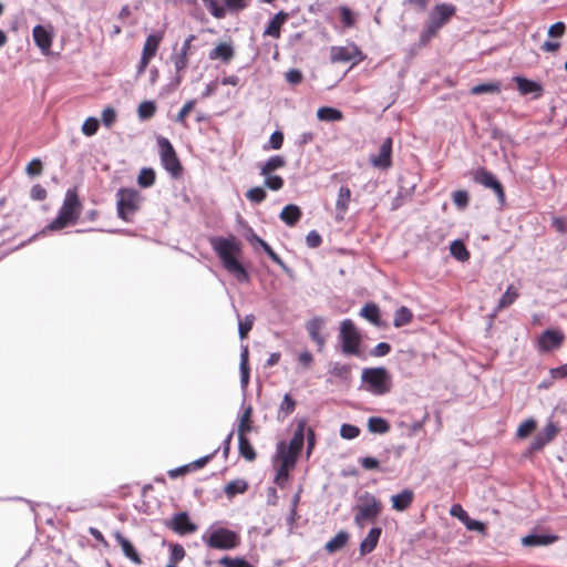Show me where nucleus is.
Wrapping results in <instances>:
<instances>
[{
    "label": "nucleus",
    "instance_id": "nucleus-1",
    "mask_svg": "<svg viewBox=\"0 0 567 567\" xmlns=\"http://www.w3.org/2000/svg\"><path fill=\"white\" fill-rule=\"evenodd\" d=\"M210 246L215 254L220 259L223 267L235 277V279L240 284L249 282L250 278L243 266V264L238 260V256L241 254V245L236 239L235 236L223 237L217 236L213 237L209 240Z\"/></svg>",
    "mask_w": 567,
    "mask_h": 567
},
{
    "label": "nucleus",
    "instance_id": "nucleus-2",
    "mask_svg": "<svg viewBox=\"0 0 567 567\" xmlns=\"http://www.w3.org/2000/svg\"><path fill=\"white\" fill-rule=\"evenodd\" d=\"M383 511L382 502L370 492H363L357 497L353 507V523L363 529L368 524L374 523Z\"/></svg>",
    "mask_w": 567,
    "mask_h": 567
},
{
    "label": "nucleus",
    "instance_id": "nucleus-3",
    "mask_svg": "<svg viewBox=\"0 0 567 567\" xmlns=\"http://www.w3.org/2000/svg\"><path fill=\"white\" fill-rule=\"evenodd\" d=\"M82 204L75 189H68L58 216L49 224L51 230H60L64 227L75 224L81 215Z\"/></svg>",
    "mask_w": 567,
    "mask_h": 567
},
{
    "label": "nucleus",
    "instance_id": "nucleus-4",
    "mask_svg": "<svg viewBox=\"0 0 567 567\" xmlns=\"http://www.w3.org/2000/svg\"><path fill=\"white\" fill-rule=\"evenodd\" d=\"M362 386L373 395H384L391 391L392 378L383 367L364 368L361 373Z\"/></svg>",
    "mask_w": 567,
    "mask_h": 567
},
{
    "label": "nucleus",
    "instance_id": "nucleus-5",
    "mask_svg": "<svg viewBox=\"0 0 567 567\" xmlns=\"http://www.w3.org/2000/svg\"><path fill=\"white\" fill-rule=\"evenodd\" d=\"M455 7L450 3L436 4L430 12L425 27L420 34L422 44L427 43L439 30L454 16Z\"/></svg>",
    "mask_w": 567,
    "mask_h": 567
},
{
    "label": "nucleus",
    "instance_id": "nucleus-6",
    "mask_svg": "<svg viewBox=\"0 0 567 567\" xmlns=\"http://www.w3.org/2000/svg\"><path fill=\"white\" fill-rule=\"evenodd\" d=\"M203 543L214 549L230 550L238 547L240 543L239 535L225 527L210 526L203 535Z\"/></svg>",
    "mask_w": 567,
    "mask_h": 567
},
{
    "label": "nucleus",
    "instance_id": "nucleus-7",
    "mask_svg": "<svg viewBox=\"0 0 567 567\" xmlns=\"http://www.w3.org/2000/svg\"><path fill=\"white\" fill-rule=\"evenodd\" d=\"M117 215L123 220H131L132 216L141 208L143 197L134 188H120L116 193Z\"/></svg>",
    "mask_w": 567,
    "mask_h": 567
},
{
    "label": "nucleus",
    "instance_id": "nucleus-8",
    "mask_svg": "<svg viewBox=\"0 0 567 567\" xmlns=\"http://www.w3.org/2000/svg\"><path fill=\"white\" fill-rule=\"evenodd\" d=\"M339 339L341 341V351L344 355H361V336L351 319H344L341 321Z\"/></svg>",
    "mask_w": 567,
    "mask_h": 567
},
{
    "label": "nucleus",
    "instance_id": "nucleus-9",
    "mask_svg": "<svg viewBox=\"0 0 567 567\" xmlns=\"http://www.w3.org/2000/svg\"><path fill=\"white\" fill-rule=\"evenodd\" d=\"M306 425L307 422L303 419L298 422L289 445H286L284 441L277 444L275 457H285L297 462L305 443Z\"/></svg>",
    "mask_w": 567,
    "mask_h": 567
},
{
    "label": "nucleus",
    "instance_id": "nucleus-10",
    "mask_svg": "<svg viewBox=\"0 0 567 567\" xmlns=\"http://www.w3.org/2000/svg\"><path fill=\"white\" fill-rule=\"evenodd\" d=\"M157 145L159 147L161 162L164 168L173 177L179 176L183 167L169 140L164 136H158Z\"/></svg>",
    "mask_w": 567,
    "mask_h": 567
},
{
    "label": "nucleus",
    "instance_id": "nucleus-11",
    "mask_svg": "<svg viewBox=\"0 0 567 567\" xmlns=\"http://www.w3.org/2000/svg\"><path fill=\"white\" fill-rule=\"evenodd\" d=\"M472 178L475 183L493 190L499 206H504L506 200L504 187L492 172L483 167H478L475 171H473Z\"/></svg>",
    "mask_w": 567,
    "mask_h": 567
},
{
    "label": "nucleus",
    "instance_id": "nucleus-12",
    "mask_svg": "<svg viewBox=\"0 0 567 567\" xmlns=\"http://www.w3.org/2000/svg\"><path fill=\"white\" fill-rule=\"evenodd\" d=\"M330 60L332 63L352 62L355 64L362 60V53L353 43L344 47H332L330 49Z\"/></svg>",
    "mask_w": 567,
    "mask_h": 567
},
{
    "label": "nucleus",
    "instance_id": "nucleus-13",
    "mask_svg": "<svg viewBox=\"0 0 567 567\" xmlns=\"http://www.w3.org/2000/svg\"><path fill=\"white\" fill-rule=\"evenodd\" d=\"M558 431V426L551 420H549L546 426L540 432H538L530 442L529 451L535 453L543 450L546 444L555 439Z\"/></svg>",
    "mask_w": 567,
    "mask_h": 567
},
{
    "label": "nucleus",
    "instance_id": "nucleus-14",
    "mask_svg": "<svg viewBox=\"0 0 567 567\" xmlns=\"http://www.w3.org/2000/svg\"><path fill=\"white\" fill-rule=\"evenodd\" d=\"M371 164L375 168L386 169L392 165V138L386 137L380 145L379 153L371 156Z\"/></svg>",
    "mask_w": 567,
    "mask_h": 567
},
{
    "label": "nucleus",
    "instance_id": "nucleus-15",
    "mask_svg": "<svg viewBox=\"0 0 567 567\" xmlns=\"http://www.w3.org/2000/svg\"><path fill=\"white\" fill-rule=\"evenodd\" d=\"M166 525L179 535L190 534L197 529V526L189 520L188 514L186 512L174 515L172 520Z\"/></svg>",
    "mask_w": 567,
    "mask_h": 567
},
{
    "label": "nucleus",
    "instance_id": "nucleus-16",
    "mask_svg": "<svg viewBox=\"0 0 567 567\" xmlns=\"http://www.w3.org/2000/svg\"><path fill=\"white\" fill-rule=\"evenodd\" d=\"M564 340V334L558 330H545L539 337L538 343L543 351H550L560 347Z\"/></svg>",
    "mask_w": 567,
    "mask_h": 567
},
{
    "label": "nucleus",
    "instance_id": "nucleus-17",
    "mask_svg": "<svg viewBox=\"0 0 567 567\" xmlns=\"http://www.w3.org/2000/svg\"><path fill=\"white\" fill-rule=\"evenodd\" d=\"M326 321L321 317H313L306 323V329L312 339L321 350L326 343L324 338L321 336V330L324 326Z\"/></svg>",
    "mask_w": 567,
    "mask_h": 567
},
{
    "label": "nucleus",
    "instance_id": "nucleus-18",
    "mask_svg": "<svg viewBox=\"0 0 567 567\" xmlns=\"http://www.w3.org/2000/svg\"><path fill=\"white\" fill-rule=\"evenodd\" d=\"M32 37L41 52L48 54L52 45V34L44 27L38 24L32 30Z\"/></svg>",
    "mask_w": 567,
    "mask_h": 567
},
{
    "label": "nucleus",
    "instance_id": "nucleus-19",
    "mask_svg": "<svg viewBox=\"0 0 567 567\" xmlns=\"http://www.w3.org/2000/svg\"><path fill=\"white\" fill-rule=\"evenodd\" d=\"M381 527H372L369 530L368 535L362 539L359 546V551L361 556H365L375 549L381 537Z\"/></svg>",
    "mask_w": 567,
    "mask_h": 567
},
{
    "label": "nucleus",
    "instance_id": "nucleus-20",
    "mask_svg": "<svg viewBox=\"0 0 567 567\" xmlns=\"http://www.w3.org/2000/svg\"><path fill=\"white\" fill-rule=\"evenodd\" d=\"M413 498V491L405 488L391 497L392 508L398 512H404L411 506Z\"/></svg>",
    "mask_w": 567,
    "mask_h": 567
},
{
    "label": "nucleus",
    "instance_id": "nucleus-21",
    "mask_svg": "<svg viewBox=\"0 0 567 567\" xmlns=\"http://www.w3.org/2000/svg\"><path fill=\"white\" fill-rule=\"evenodd\" d=\"M235 55L234 48L230 43L221 42L209 51L208 58L210 60H220L228 63Z\"/></svg>",
    "mask_w": 567,
    "mask_h": 567
},
{
    "label": "nucleus",
    "instance_id": "nucleus-22",
    "mask_svg": "<svg viewBox=\"0 0 567 567\" xmlns=\"http://www.w3.org/2000/svg\"><path fill=\"white\" fill-rule=\"evenodd\" d=\"M188 55L189 54L181 52V51L174 52L171 55V60H172L175 71H176L175 83L177 85L182 82L184 74L186 72V69L188 66Z\"/></svg>",
    "mask_w": 567,
    "mask_h": 567
},
{
    "label": "nucleus",
    "instance_id": "nucleus-23",
    "mask_svg": "<svg viewBox=\"0 0 567 567\" xmlns=\"http://www.w3.org/2000/svg\"><path fill=\"white\" fill-rule=\"evenodd\" d=\"M162 40H163L162 32L152 33V34L147 35V38L144 42V45H143L142 56L152 60L155 56Z\"/></svg>",
    "mask_w": 567,
    "mask_h": 567
},
{
    "label": "nucleus",
    "instance_id": "nucleus-24",
    "mask_svg": "<svg viewBox=\"0 0 567 567\" xmlns=\"http://www.w3.org/2000/svg\"><path fill=\"white\" fill-rule=\"evenodd\" d=\"M289 16L285 11H279L274 16V18L269 21L267 28L264 31V35H269L272 38L280 37V29L282 24L288 20Z\"/></svg>",
    "mask_w": 567,
    "mask_h": 567
},
{
    "label": "nucleus",
    "instance_id": "nucleus-25",
    "mask_svg": "<svg viewBox=\"0 0 567 567\" xmlns=\"http://www.w3.org/2000/svg\"><path fill=\"white\" fill-rule=\"evenodd\" d=\"M275 458L280 462V464L277 468L276 476H275V483L278 486L284 487L289 478V470L295 466L296 462L285 458V457H275Z\"/></svg>",
    "mask_w": 567,
    "mask_h": 567
},
{
    "label": "nucleus",
    "instance_id": "nucleus-26",
    "mask_svg": "<svg viewBox=\"0 0 567 567\" xmlns=\"http://www.w3.org/2000/svg\"><path fill=\"white\" fill-rule=\"evenodd\" d=\"M555 535L529 534L522 538V544L526 547L547 546L557 540Z\"/></svg>",
    "mask_w": 567,
    "mask_h": 567
},
{
    "label": "nucleus",
    "instance_id": "nucleus-27",
    "mask_svg": "<svg viewBox=\"0 0 567 567\" xmlns=\"http://www.w3.org/2000/svg\"><path fill=\"white\" fill-rule=\"evenodd\" d=\"M351 365L340 362H331L329 364V374L349 384L351 382Z\"/></svg>",
    "mask_w": 567,
    "mask_h": 567
},
{
    "label": "nucleus",
    "instance_id": "nucleus-28",
    "mask_svg": "<svg viewBox=\"0 0 567 567\" xmlns=\"http://www.w3.org/2000/svg\"><path fill=\"white\" fill-rule=\"evenodd\" d=\"M302 213L301 209L293 204L286 205L280 215L279 218L287 225V226H295L301 218Z\"/></svg>",
    "mask_w": 567,
    "mask_h": 567
},
{
    "label": "nucleus",
    "instance_id": "nucleus-29",
    "mask_svg": "<svg viewBox=\"0 0 567 567\" xmlns=\"http://www.w3.org/2000/svg\"><path fill=\"white\" fill-rule=\"evenodd\" d=\"M350 198H351L350 188L347 186H341L339 188L338 198L336 202L337 218L343 219V215L346 214V212L348 209Z\"/></svg>",
    "mask_w": 567,
    "mask_h": 567
},
{
    "label": "nucleus",
    "instance_id": "nucleus-30",
    "mask_svg": "<svg viewBox=\"0 0 567 567\" xmlns=\"http://www.w3.org/2000/svg\"><path fill=\"white\" fill-rule=\"evenodd\" d=\"M115 539H116L117 544L121 546L124 555L128 559H131L135 564H141L142 563L137 551L134 548V546L132 545V543L126 537H124L121 533H116L115 534Z\"/></svg>",
    "mask_w": 567,
    "mask_h": 567
},
{
    "label": "nucleus",
    "instance_id": "nucleus-31",
    "mask_svg": "<svg viewBox=\"0 0 567 567\" xmlns=\"http://www.w3.org/2000/svg\"><path fill=\"white\" fill-rule=\"evenodd\" d=\"M518 297H519L518 290L516 288H514L513 285L508 286L506 291L499 298L497 307L495 309V312L493 313V317H495L498 311L512 306Z\"/></svg>",
    "mask_w": 567,
    "mask_h": 567
},
{
    "label": "nucleus",
    "instance_id": "nucleus-32",
    "mask_svg": "<svg viewBox=\"0 0 567 567\" xmlns=\"http://www.w3.org/2000/svg\"><path fill=\"white\" fill-rule=\"evenodd\" d=\"M514 80L517 84V90L522 95H527L532 93H537L539 95L542 92V86L537 82H534L523 76H516L514 78Z\"/></svg>",
    "mask_w": 567,
    "mask_h": 567
},
{
    "label": "nucleus",
    "instance_id": "nucleus-33",
    "mask_svg": "<svg viewBox=\"0 0 567 567\" xmlns=\"http://www.w3.org/2000/svg\"><path fill=\"white\" fill-rule=\"evenodd\" d=\"M349 540V534L346 530H340L337 535L326 543L324 549L329 554L336 553L342 549Z\"/></svg>",
    "mask_w": 567,
    "mask_h": 567
},
{
    "label": "nucleus",
    "instance_id": "nucleus-34",
    "mask_svg": "<svg viewBox=\"0 0 567 567\" xmlns=\"http://www.w3.org/2000/svg\"><path fill=\"white\" fill-rule=\"evenodd\" d=\"M286 165V158L281 155L269 157L260 168V175H269Z\"/></svg>",
    "mask_w": 567,
    "mask_h": 567
},
{
    "label": "nucleus",
    "instance_id": "nucleus-35",
    "mask_svg": "<svg viewBox=\"0 0 567 567\" xmlns=\"http://www.w3.org/2000/svg\"><path fill=\"white\" fill-rule=\"evenodd\" d=\"M317 117H318V120L323 121V122H338L343 118V114L338 109L330 107V106H322V107L318 109Z\"/></svg>",
    "mask_w": 567,
    "mask_h": 567
},
{
    "label": "nucleus",
    "instance_id": "nucleus-36",
    "mask_svg": "<svg viewBox=\"0 0 567 567\" xmlns=\"http://www.w3.org/2000/svg\"><path fill=\"white\" fill-rule=\"evenodd\" d=\"M360 316L372 324L380 326V309L375 303L369 302L364 305L360 310Z\"/></svg>",
    "mask_w": 567,
    "mask_h": 567
},
{
    "label": "nucleus",
    "instance_id": "nucleus-37",
    "mask_svg": "<svg viewBox=\"0 0 567 567\" xmlns=\"http://www.w3.org/2000/svg\"><path fill=\"white\" fill-rule=\"evenodd\" d=\"M451 255L458 261L470 259V252L462 240H454L450 245Z\"/></svg>",
    "mask_w": 567,
    "mask_h": 567
},
{
    "label": "nucleus",
    "instance_id": "nucleus-38",
    "mask_svg": "<svg viewBox=\"0 0 567 567\" xmlns=\"http://www.w3.org/2000/svg\"><path fill=\"white\" fill-rule=\"evenodd\" d=\"M368 430L371 433L384 434L390 430V425L383 417L371 416L368 420Z\"/></svg>",
    "mask_w": 567,
    "mask_h": 567
},
{
    "label": "nucleus",
    "instance_id": "nucleus-39",
    "mask_svg": "<svg viewBox=\"0 0 567 567\" xmlns=\"http://www.w3.org/2000/svg\"><path fill=\"white\" fill-rule=\"evenodd\" d=\"M238 450L240 455L247 461H254L256 458V452L246 435H238Z\"/></svg>",
    "mask_w": 567,
    "mask_h": 567
},
{
    "label": "nucleus",
    "instance_id": "nucleus-40",
    "mask_svg": "<svg viewBox=\"0 0 567 567\" xmlns=\"http://www.w3.org/2000/svg\"><path fill=\"white\" fill-rule=\"evenodd\" d=\"M412 318H413V315H412L411 310L409 308L402 306L394 312L393 326L395 328L403 327V326L410 323Z\"/></svg>",
    "mask_w": 567,
    "mask_h": 567
},
{
    "label": "nucleus",
    "instance_id": "nucleus-41",
    "mask_svg": "<svg viewBox=\"0 0 567 567\" xmlns=\"http://www.w3.org/2000/svg\"><path fill=\"white\" fill-rule=\"evenodd\" d=\"M296 408V401L289 395L285 394L284 399L280 403L278 411V420L284 421L288 415H290Z\"/></svg>",
    "mask_w": 567,
    "mask_h": 567
},
{
    "label": "nucleus",
    "instance_id": "nucleus-42",
    "mask_svg": "<svg viewBox=\"0 0 567 567\" xmlns=\"http://www.w3.org/2000/svg\"><path fill=\"white\" fill-rule=\"evenodd\" d=\"M247 487L248 485L246 481L234 480L225 486L224 492L228 497H234L237 494H243L244 492H246Z\"/></svg>",
    "mask_w": 567,
    "mask_h": 567
},
{
    "label": "nucleus",
    "instance_id": "nucleus-43",
    "mask_svg": "<svg viewBox=\"0 0 567 567\" xmlns=\"http://www.w3.org/2000/svg\"><path fill=\"white\" fill-rule=\"evenodd\" d=\"M501 91V85L497 82L482 83L474 85L471 87V94L481 95L485 93H498Z\"/></svg>",
    "mask_w": 567,
    "mask_h": 567
},
{
    "label": "nucleus",
    "instance_id": "nucleus-44",
    "mask_svg": "<svg viewBox=\"0 0 567 567\" xmlns=\"http://www.w3.org/2000/svg\"><path fill=\"white\" fill-rule=\"evenodd\" d=\"M156 105L153 101H144L138 105L137 115L140 120L145 121L154 116Z\"/></svg>",
    "mask_w": 567,
    "mask_h": 567
},
{
    "label": "nucleus",
    "instance_id": "nucleus-45",
    "mask_svg": "<svg viewBox=\"0 0 567 567\" xmlns=\"http://www.w3.org/2000/svg\"><path fill=\"white\" fill-rule=\"evenodd\" d=\"M209 13L216 19L226 17V9L217 0H202Z\"/></svg>",
    "mask_w": 567,
    "mask_h": 567
},
{
    "label": "nucleus",
    "instance_id": "nucleus-46",
    "mask_svg": "<svg viewBox=\"0 0 567 567\" xmlns=\"http://www.w3.org/2000/svg\"><path fill=\"white\" fill-rule=\"evenodd\" d=\"M261 248L270 257L272 261H275L281 269L287 274L291 275V269L284 262V260L279 257L278 254L274 251V249L266 243L261 241Z\"/></svg>",
    "mask_w": 567,
    "mask_h": 567
},
{
    "label": "nucleus",
    "instance_id": "nucleus-47",
    "mask_svg": "<svg viewBox=\"0 0 567 567\" xmlns=\"http://www.w3.org/2000/svg\"><path fill=\"white\" fill-rule=\"evenodd\" d=\"M137 183L141 187H151L155 183V172L152 168H142Z\"/></svg>",
    "mask_w": 567,
    "mask_h": 567
},
{
    "label": "nucleus",
    "instance_id": "nucleus-48",
    "mask_svg": "<svg viewBox=\"0 0 567 567\" xmlns=\"http://www.w3.org/2000/svg\"><path fill=\"white\" fill-rule=\"evenodd\" d=\"M340 19L346 28H352L355 24V16L347 6L339 7Z\"/></svg>",
    "mask_w": 567,
    "mask_h": 567
},
{
    "label": "nucleus",
    "instance_id": "nucleus-49",
    "mask_svg": "<svg viewBox=\"0 0 567 567\" xmlns=\"http://www.w3.org/2000/svg\"><path fill=\"white\" fill-rule=\"evenodd\" d=\"M254 320V315H247L244 320H239L238 334L240 339L247 338L249 331L252 329Z\"/></svg>",
    "mask_w": 567,
    "mask_h": 567
},
{
    "label": "nucleus",
    "instance_id": "nucleus-50",
    "mask_svg": "<svg viewBox=\"0 0 567 567\" xmlns=\"http://www.w3.org/2000/svg\"><path fill=\"white\" fill-rule=\"evenodd\" d=\"M265 177L264 185L269 188L270 190H279L284 187V179L282 177L274 174L269 175H262Z\"/></svg>",
    "mask_w": 567,
    "mask_h": 567
},
{
    "label": "nucleus",
    "instance_id": "nucleus-51",
    "mask_svg": "<svg viewBox=\"0 0 567 567\" xmlns=\"http://www.w3.org/2000/svg\"><path fill=\"white\" fill-rule=\"evenodd\" d=\"M246 197L251 203L260 204L261 202H264L266 199L267 193L262 187L256 186V187L250 188L246 193Z\"/></svg>",
    "mask_w": 567,
    "mask_h": 567
},
{
    "label": "nucleus",
    "instance_id": "nucleus-52",
    "mask_svg": "<svg viewBox=\"0 0 567 567\" xmlns=\"http://www.w3.org/2000/svg\"><path fill=\"white\" fill-rule=\"evenodd\" d=\"M536 429V421L534 419H527L523 423L519 424L516 436L519 439H524L530 434L532 431Z\"/></svg>",
    "mask_w": 567,
    "mask_h": 567
},
{
    "label": "nucleus",
    "instance_id": "nucleus-53",
    "mask_svg": "<svg viewBox=\"0 0 567 567\" xmlns=\"http://www.w3.org/2000/svg\"><path fill=\"white\" fill-rule=\"evenodd\" d=\"M196 104L195 100L187 101L183 107L179 110L178 114L176 115L175 122L186 126V117L192 112Z\"/></svg>",
    "mask_w": 567,
    "mask_h": 567
},
{
    "label": "nucleus",
    "instance_id": "nucleus-54",
    "mask_svg": "<svg viewBox=\"0 0 567 567\" xmlns=\"http://www.w3.org/2000/svg\"><path fill=\"white\" fill-rule=\"evenodd\" d=\"M251 408L249 406L240 416L238 424V435H246L251 430L250 426Z\"/></svg>",
    "mask_w": 567,
    "mask_h": 567
},
{
    "label": "nucleus",
    "instance_id": "nucleus-55",
    "mask_svg": "<svg viewBox=\"0 0 567 567\" xmlns=\"http://www.w3.org/2000/svg\"><path fill=\"white\" fill-rule=\"evenodd\" d=\"M360 434V429L355 425L344 423L340 427V436L346 440H353Z\"/></svg>",
    "mask_w": 567,
    "mask_h": 567
},
{
    "label": "nucleus",
    "instance_id": "nucleus-56",
    "mask_svg": "<svg viewBox=\"0 0 567 567\" xmlns=\"http://www.w3.org/2000/svg\"><path fill=\"white\" fill-rule=\"evenodd\" d=\"M224 2V8L226 11L231 13H237L246 9L247 2L246 0H221Z\"/></svg>",
    "mask_w": 567,
    "mask_h": 567
},
{
    "label": "nucleus",
    "instance_id": "nucleus-57",
    "mask_svg": "<svg viewBox=\"0 0 567 567\" xmlns=\"http://www.w3.org/2000/svg\"><path fill=\"white\" fill-rule=\"evenodd\" d=\"M97 130L99 121L95 117H87L82 125V132L85 136H93Z\"/></svg>",
    "mask_w": 567,
    "mask_h": 567
},
{
    "label": "nucleus",
    "instance_id": "nucleus-58",
    "mask_svg": "<svg viewBox=\"0 0 567 567\" xmlns=\"http://www.w3.org/2000/svg\"><path fill=\"white\" fill-rule=\"evenodd\" d=\"M452 199L455 206L463 209L468 205V193L466 190L460 189L455 190L452 194Z\"/></svg>",
    "mask_w": 567,
    "mask_h": 567
},
{
    "label": "nucleus",
    "instance_id": "nucleus-59",
    "mask_svg": "<svg viewBox=\"0 0 567 567\" xmlns=\"http://www.w3.org/2000/svg\"><path fill=\"white\" fill-rule=\"evenodd\" d=\"M42 162L39 158H33L31 162L28 163L25 167V173L30 177L39 176L42 174Z\"/></svg>",
    "mask_w": 567,
    "mask_h": 567
},
{
    "label": "nucleus",
    "instance_id": "nucleus-60",
    "mask_svg": "<svg viewBox=\"0 0 567 567\" xmlns=\"http://www.w3.org/2000/svg\"><path fill=\"white\" fill-rule=\"evenodd\" d=\"M116 121V112L113 107L107 106L102 111V123L106 127H111Z\"/></svg>",
    "mask_w": 567,
    "mask_h": 567
},
{
    "label": "nucleus",
    "instance_id": "nucleus-61",
    "mask_svg": "<svg viewBox=\"0 0 567 567\" xmlns=\"http://www.w3.org/2000/svg\"><path fill=\"white\" fill-rule=\"evenodd\" d=\"M185 554H186L185 549L182 545H179V544L172 545L171 556H169L171 563L176 564V563L183 560V558L185 557Z\"/></svg>",
    "mask_w": 567,
    "mask_h": 567
},
{
    "label": "nucleus",
    "instance_id": "nucleus-62",
    "mask_svg": "<svg viewBox=\"0 0 567 567\" xmlns=\"http://www.w3.org/2000/svg\"><path fill=\"white\" fill-rule=\"evenodd\" d=\"M463 524L465 525L466 529H468V530H475V532H478L482 534H484L486 530V526L484 523L471 518L470 515L467 516V519H465L463 522Z\"/></svg>",
    "mask_w": 567,
    "mask_h": 567
},
{
    "label": "nucleus",
    "instance_id": "nucleus-63",
    "mask_svg": "<svg viewBox=\"0 0 567 567\" xmlns=\"http://www.w3.org/2000/svg\"><path fill=\"white\" fill-rule=\"evenodd\" d=\"M286 81L291 85H298L302 82L303 75L298 69H291L285 74Z\"/></svg>",
    "mask_w": 567,
    "mask_h": 567
},
{
    "label": "nucleus",
    "instance_id": "nucleus-64",
    "mask_svg": "<svg viewBox=\"0 0 567 567\" xmlns=\"http://www.w3.org/2000/svg\"><path fill=\"white\" fill-rule=\"evenodd\" d=\"M322 238L317 230H310L306 236V244L309 248H317L321 245Z\"/></svg>",
    "mask_w": 567,
    "mask_h": 567
}]
</instances>
